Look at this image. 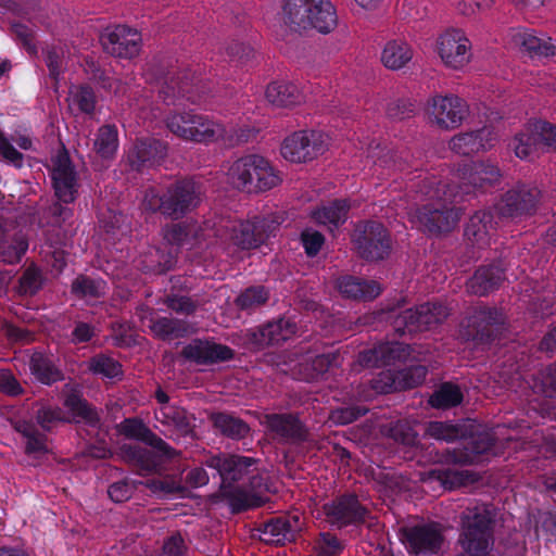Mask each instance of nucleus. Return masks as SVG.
Instances as JSON below:
<instances>
[{
  "mask_svg": "<svg viewBox=\"0 0 556 556\" xmlns=\"http://www.w3.org/2000/svg\"><path fill=\"white\" fill-rule=\"evenodd\" d=\"M148 80L160 85L159 98L166 105L184 101L201 105L211 92L210 84L197 70L174 66L168 60L154 58L144 68Z\"/></svg>",
  "mask_w": 556,
  "mask_h": 556,
  "instance_id": "1",
  "label": "nucleus"
},
{
  "mask_svg": "<svg viewBox=\"0 0 556 556\" xmlns=\"http://www.w3.org/2000/svg\"><path fill=\"white\" fill-rule=\"evenodd\" d=\"M203 199L202 184L192 177L178 178L164 188L150 187L144 191L141 208L179 220L195 211Z\"/></svg>",
  "mask_w": 556,
  "mask_h": 556,
  "instance_id": "2",
  "label": "nucleus"
},
{
  "mask_svg": "<svg viewBox=\"0 0 556 556\" xmlns=\"http://www.w3.org/2000/svg\"><path fill=\"white\" fill-rule=\"evenodd\" d=\"M416 192L437 203H427L416 210V219L422 231L430 235L450 232L456 226L458 212L448 204L459 203L454 188L438 181L435 177H426L415 185Z\"/></svg>",
  "mask_w": 556,
  "mask_h": 556,
  "instance_id": "3",
  "label": "nucleus"
},
{
  "mask_svg": "<svg viewBox=\"0 0 556 556\" xmlns=\"http://www.w3.org/2000/svg\"><path fill=\"white\" fill-rule=\"evenodd\" d=\"M495 511L492 505L476 504L460 515L458 544L468 556H486L494 545Z\"/></svg>",
  "mask_w": 556,
  "mask_h": 556,
  "instance_id": "4",
  "label": "nucleus"
},
{
  "mask_svg": "<svg viewBox=\"0 0 556 556\" xmlns=\"http://www.w3.org/2000/svg\"><path fill=\"white\" fill-rule=\"evenodd\" d=\"M406 299L401 296L386 304L391 326L399 336L429 331L441 325L448 316V309L439 302H426L415 307L404 308Z\"/></svg>",
  "mask_w": 556,
  "mask_h": 556,
  "instance_id": "5",
  "label": "nucleus"
},
{
  "mask_svg": "<svg viewBox=\"0 0 556 556\" xmlns=\"http://www.w3.org/2000/svg\"><path fill=\"white\" fill-rule=\"evenodd\" d=\"M228 177L235 188L248 193L265 192L281 182L279 172L257 154L236 160L229 167Z\"/></svg>",
  "mask_w": 556,
  "mask_h": 556,
  "instance_id": "6",
  "label": "nucleus"
},
{
  "mask_svg": "<svg viewBox=\"0 0 556 556\" xmlns=\"http://www.w3.org/2000/svg\"><path fill=\"white\" fill-rule=\"evenodd\" d=\"M286 22L294 29H316L330 33L338 22L337 11L329 0H283Z\"/></svg>",
  "mask_w": 556,
  "mask_h": 556,
  "instance_id": "7",
  "label": "nucleus"
},
{
  "mask_svg": "<svg viewBox=\"0 0 556 556\" xmlns=\"http://www.w3.org/2000/svg\"><path fill=\"white\" fill-rule=\"evenodd\" d=\"M356 253L365 261H382L392 250V240L388 229L377 220L358 223L352 233Z\"/></svg>",
  "mask_w": 556,
  "mask_h": 556,
  "instance_id": "8",
  "label": "nucleus"
},
{
  "mask_svg": "<svg viewBox=\"0 0 556 556\" xmlns=\"http://www.w3.org/2000/svg\"><path fill=\"white\" fill-rule=\"evenodd\" d=\"M458 184H444L454 188L459 202L466 195L478 190H485L495 185L501 177L500 168L490 162H465L457 169Z\"/></svg>",
  "mask_w": 556,
  "mask_h": 556,
  "instance_id": "9",
  "label": "nucleus"
},
{
  "mask_svg": "<svg viewBox=\"0 0 556 556\" xmlns=\"http://www.w3.org/2000/svg\"><path fill=\"white\" fill-rule=\"evenodd\" d=\"M328 137L319 130H299L288 136L281 144V155L292 163H306L325 153Z\"/></svg>",
  "mask_w": 556,
  "mask_h": 556,
  "instance_id": "10",
  "label": "nucleus"
},
{
  "mask_svg": "<svg viewBox=\"0 0 556 556\" xmlns=\"http://www.w3.org/2000/svg\"><path fill=\"white\" fill-rule=\"evenodd\" d=\"M504 324V315L497 307L480 305L467 317L464 336L476 346L489 345L498 336Z\"/></svg>",
  "mask_w": 556,
  "mask_h": 556,
  "instance_id": "11",
  "label": "nucleus"
},
{
  "mask_svg": "<svg viewBox=\"0 0 556 556\" xmlns=\"http://www.w3.org/2000/svg\"><path fill=\"white\" fill-rule=\"evenodd\" d=\"M325 520L333 528L343 529L349 526L357 527L364 523L370 515L354 493L338 495L323 506Z\"/></svg>",
  "mask_w": 556,
  "mask_h": 556,
  "instance_id": "12",
  "label": "nucleus"
},
{
  "mask_svg": "<svg viewBox=\"0 0 556 556\" xmlns=\"http://www.w3.org/2000/svg\"><path fill=\"white\" fill-rule=\"evenodd\" d=\"M258 460L254 457L238 454L212 455L202 463L205 467L216 471L220 479V491L235 488V483L245 481L248 475L253 471V466Z\"/></svg>",
  "mask_w": 556,
  "mask_h": 556,
  "instance_id": "13",
  "label": "nucleus"
},
{
  "mask_svg": "<svg viewBox=\"0 0 556 556\" xmlns=\"http://www.w3.org/2000/svg\"><path fill=\"white\" fill-rule=\"evenodd\" d=\"M298 332V324L291 317L280 316L249 329L245 342L253 350H263L270 345H280L292 339Z\"/></svg>",
  "mask_w": 556,
  "mask_h": 556,
  "instance_id": "14",
  "label": "nucleus"
},
{
  "mask_svg": "<svg viewBox=\"0 0 556 556\" xmlns=\"http://www.w3.org/2000/svg\"><path fill=\"white\" fill-rule=\"evenodd\" d=\"M540 195L541 191L536 187L518 185L501 197L495 210L500 217L527 218L536 212Z\"/></svg>",
  "mask_w": 556,
  "mask_h": 556,
  "instance_id": "15",
  "label": "nucleus"
},
{
  "mask_svg": "<svg viewBox=\"0 0 556 556\" xmlns=\"http://www.w3.org/2000/svg\"><path fill=\"white\" fill-rule=\"evenodd\" d=\"M279 224L269 217L255 216L252 219L240 220L231 228L230 240L241 250H253L275 236Z\"/></svg>",
  "mask_w": 556,
  "mask_h": 556,
  "instance_id": "16",
  "label": "nucleus"
},
{
  "mask_svg": "<svg viewBox=\"0 0 556 556\" xmlns=\"http://www.w3.org/2000/svg\"><path fill=\"white\" fill-rule=\"evenodd\" d=\"M262 425L270 438L281 444H300L308 437V429L296 413L265 414Z\"/></svg>",
  "mask_w": 556,
  "mask_h": 556,
  "instance_id": "17",
  "label": "nucleus"
},
{
  "mask_svg": "<svg viewBox=\"0 0 556 556\" xmlns=\"http://www.w3.org/2000/svg\"><path fill=\"white\" fill-rule=\"evenodd\" d=\"M54 195L63 203H74L79 195V179L76 168L67 153H59L50 173Z\"/></svg>",
  "mask_w": 556,
  "mask_h": 556,
  "instance_id": "18",
  "label": "nucleus"
},
{
  "mask_svg": "<svg viewBox=\"0 0 556 556\" xmlns=\"http://www.w3.org/2000/svg\"><path fill=\"white\" fill-rule=\"evenodd\" d=\"M470 41L464 31L446 29L437 39V52L445 66L459 70L470 60Z\"/></svg>",
  "mask_w": 556,
  "mask_h": 556,
  "instance_id": "19",
  "label": "nucleus"
},
{
  "mask_svg": "<svg viewBox=\"0 0 556 556\" xmlns=\"http://www.w3.org/2000/svg\"><path fill=\"white\" fill-rule=\"evenodd\" d=\"M428 111L439 127L454 129L468 116L469 106L458 96H435L429 102Z\"/></svg>",
  "mask_w": 556,
  "mask_h": 556,
  "instance_id": "20",
  "label": "nucleus"
},
{
  "mask_svg": "<svg viewBox=\"0 0 556 556\" xmlns=\"http://www.w3.org/2000/svg\"><path fill=\"white\" fill-rule=\"evenodd\" d=\"M180 356L197 365L210 366L231 361L235 357V351L226 344L193 339L181 349Z\"/></svg>",
  "mask_w": 556,
  "mask_h": 556,
  "instance_id": "21",
  "label": "nucleus"
},
{
  "mask_svg": "<svg viewBox=\"0 0 556 556\" xmlns=\"http://www.w3.org/2000/svg\"><path fill=\"white\" fill-rule=\"evenodd\" d=\"M404 538L410 553L425 556L438 554L444 542L443 533L435 522L407 528Z\"/></svg>",
  "mask_w": 556,
  "mask_h": 556,
  "instance_id": "22",
  "label": "nucleus"
},
{
  "mask_svg": "<svg viewBox=\"0 0 556 556\" xmlns=\"http://www.w3.org/2000/svg\"><path fill=\"white\" fill-rule=\"evenodd\" d=\"M104 51L121 59H132L141 49V35L137 29L126 25H117L111 31L101 36Z\"/></svg>",
  "mask_w": 556,
  "mask_h": 556,
  "instance_id": "23",
  "label": "nucleus"
},
{
  "mask_svg": "<svg viewBox=\"0 0 556 556\" xmlns=\"http://www.w3.org/2000/svg\"><path fill=\"white\" fill-rule=\"evenodd\" d=\"M167 142L153 137L138 139L128 153L130 167L137 172L160 165L167 155Z\"/></svg>",
  "mask_w": 556,
  "mask_h": 556,
  "instance_id": "24",
  "label": "nucleus"
},
{
  "mask_svg": "<svg viewBox=\"0 0 556 556\" xmlns=\"http://www.w3.org/2000/svg\"><path fill=\"white\" fill-rule=\"evenodd\" d=\"M409 344L402 342H381L372 349L359 353L358 362L365 367H383L396 362H406L412 355Z\"/></svg>",
  "mask_w": 556,
  "mask_h": 556,
  "instance_id": "25",
  "label": "nucleus"
},
{
  "mask_svg": "<svg viewBox=\"0 0 556 556\" xmlns=\"http://www.w3.org/2000/svg\"><path fill=\"white\" fill-rule=\"evenodd\" d=\"M505 270L502 260L480 265L466 282L467 292L477 296H486L498 290L506 279Z\"/></svg>",
  "mask_w": 556,
  "mask_h": 556,
  "instance_id": "26",
  "label": "nucleus"
},
{
  "mask_svg": "<svg viewBox=\"0 0 556 556\" xmlns=\"http://www.w3.org/2000/svg\"><path fill=\"white\" fill-rule=\"evenodd\" d=\"M302 529V522L298 516H282L270 518L260 525V540L266 544L283 545L286 542L296 540Z\"/></svg>",
  "mask_w": 556,
  "mask_h": 556,
  "instance_id": "27",
  "label": "nucleus"
},
{
  "mask_svg": "<svg viewBox=\"0 0 556 556\" xmlns=\"http://www.w3.org/2000/svg\"><path fill=\"white\" fill-rule=\"evenodd\" d=\"M497 140V134L491 126H483L480 129L460 132L455 135L450 141V149L464 156H468L480 151L490 150Z\"/></svg>",
  "mask_w": 556,
  "mask_h": 556,
  "instance_id": "28",
  "label": "nucleus"
},
{
  "mask_svg": "<svg viewBox=\"0 0 556 556\" xmlns=\"http://www.w3.org/2000/svg\"><path fill=\"white\" fill-rule=\"evenodd\" d=\"M495 224L490 210L478 211L470 216L464 236L472 248L482 250L490 244V231L494 229Z\"/></svg>",
  "mask_w": 556,
  "mask_h": 556,
  "instance_id": "29",
  "label": "nucleus"
},
{
  "mask_svg": "<svg viewBox=\"0 0 556 556\" xmlns=\"http://www.w3.org/2000/svg\"><path fill=\"white\" fill-rule=\"evenodd\" d=\"M340 293L348 299L358 301H371L381 293L380 285L375 280H366L352 275H345L338 279Z\"/></svg>",
  "mask_w": 556,
  "mask_h": 556,
  "instance_id": "30",
  "label": "nucleus"
},
{
  "mask_svg": "<svg viewBox=\"0 0 556 556\" xmlns=\"http://www.w3.org/2000/svg\"><path fill=\"white\" fill-rule=\"evenodd\" d=\"M27 249V240L9 230L5 220L0 216V263L13 265L21 262Z\"/></svg>",
  "mask_w": 556,
  "mask_h": 556,
  "instance_id": "31",
  "label": "nucleus"
},
{
  "mask_svg": "<svg viewBox=\"0 0 556 556\" xmlns=\"http://www.w3.org/2000/svg\"><path fill=\"white\" fill-rule=\"evenodd\" d=\"M149 328L153 337L162 341L181 339L191 332L187 320L166 316H151Z\"/></svg>",
  "mask_w": 556,
  "mask_h": 556,
  "instance_id": "32",
  "label": "nucleus"
},
{
  "mask_svg": "<svg viewBox=\"0 0 556 556\" xmlns=\"http://www.w3.org/2000/svg\"><path fill=\"white\" fill-rule=\"evenodd\" d=\"M29 370L40 383L51 386L64 379L63 371L52 355L35 351L29 358Z\"/></svg>",
  "mask_w": 556,
  "mask_h": 556,
  "instance_id": "33",
  "label": "nucleus"
},
{
  "mask_svg": "<svg viewBox=\"0 0 556 556\" xmlns=\"http://www.w3.org/2000/svg\"><path fill=\"white\" fill-rule=\"evenodd\" d=\"M210 420L216 431L231 440H242L251 431L250 426L243 419L227 412L213 413Z\"/></svg>",
  "mask_w": 556,
  "mask_h": 556,
  "instance_id": "34",
  "label": "nucleus"
},
{
  "mask_svg": "<svg viewBox=\"0 0 556 556\" xmlns=\"http://www.w3.org/2000/svg\"><path fill=\"white\" fill-rule=\"evenodd\" d=\"M269 103L279 108H290L300 104L304 96L296 85L290 81H273L265 92Z\"/></svg>",
  "mask_w": 556,
  "mask_h": 556,
  "instance_id": "35",
  "label": "nucleus"
},
{
  "mask_svg": "<svg viewBox=\"0 0 556 556\" xmlns=\"http://www.w3.org/2000/svg\"><path fill=\"white\" fill-rule=\"evenodd\" d=\"M202 229L197 223L180 222L166 225L163 229L164 239L172 245H195Z\"/></svg>",
  "mask_w": 556,
  "mask_h": 556,
  "instance_id": "36",
  "label": "nucleus"
},
{
  "mask_svg": "<svg viewBox=\"0 0 556 556\" xmlns=\"http://www.w3.org/2000/svg\"><path fill=\"white\" fill-rule=\"evenodd\" d=\"M222 494L233 514L262 507L268 500L264 495L252 493L239 486L223 490Z\"/></svg>",
  "mask_w": 556,
  "mask_h": 556,
  "instance_id": "37",
  "label": "nucleus"
},
{
  "mask_svg": "<svg viewBox=\"0 0 556 556\" xmlns=\"http://www.w3.org/2000/svg\"><path fill=\"white\" fill-rule=\"evenodd\" d=\"M155 420L165 426H173L180 434L188 435L193 431L191 416L180 406H161L154 412Z\"/></svg>",
  "mask_w": 556,
  "mask_h": 556,
  "instance_id": "38",
  "label": "nucleus"
},
{
  "mask_svg": "<svg viewBox=\"0 0 556 556\" xmlns=\"http://www.w3.org/2000/svg\"><path fill=\"white\" fill-rule=\"evenodd\" d=\"M201 119V114L195 113L193 110L184 112H172L166 116V127L175 136L187 140L197 139L200 136L199 132H192L193 126L197 121Z\"/></svg>",
  "mask_w": 556,
  "mask_h": 556,
  "instance_id": "39",
  "label": "nucleus"
},
{
  "mask_svg": "<svg viewBox=\"0 0 556 556\" xmlns=\"http://www.w3.org/2000/svg\"><path fill=\"white\" fill-rule=\"evenodd\" d=\"M64 406L70 410L75 420L84 421L90 427H98L101 421L97 408L78 393L72 392L67 394L64 400Z\"/></svg>",
  "mask_w": 556,
  "mask_h": 556,
  "instance_id": "40",
  "label": "nucleus"
},
{
  "mask_svg": "<svg viewBox=\"0 0 556 556\" xmlns=\"http://www.w3.org/2000/svg\"><path fill=\"white\" fill-rule=\"evenodd\" d=\"M350 203L345 199H336L329 204L321 206L314 212L316 222L329 226V228H339L348 219Z\"/></svg>",
  "mask_w": 556,
  "mask_h": 556,
  "instance_id": "41",
  "label": "nucleus"
},
{
  "mask_svg": "<svg viewBox=\"0 0 556 556\" xmlns=\"http://www.w3.org/2000/svg\"><path fill=\"white\" fill-rule=\"evenodd\" d=\"M413 58L410 46L401 40L389 41L381 54V62L387 68L396 71L403 68Z\"/></svg>",
  "mask_w": 556,
  "mask_h": 556,
  "instance_id": "42",
  "label": "nucleus"
},
{
  "mask_svg": "<svg viewBox=\"0 0 556 556\" xmlns=\"http://www.w3.org/2000/svg\"><path fill=\"white\" fill-rule=\"evenodd\" d=\"M341 354L339 351H329L312 357L305 364V379L307 381H314L321 378L331 368L339 367L341 363Z\"/></svg>",
  "mask_w": 556,
  "mask_h": 556,
  "instance_id": "43",
  "label": "nucleus"
},
{
  "mask_svg": "<svg viewBox=\"0 0 556 556\" xmlns=\"http://www.w3.org/2000/svg\"><path fill=\"white\" fill-rule=\"evenodd\" d=\"M464 400L460 388L453 382H443L430 395L429 404L437 409H447L458 406Z\"/></svg>",
  "mask_w": 556,
  "mask_h": 556,
  "instance_id": "44",
  "label": "nucleus"
},
{
  "mask_svg": "<svg viewBox=\"0 0 556 556\" xmlns=\"http://www.w3.org/2000/svg\"><path fill=\"white\" fill-rule=\"evenodd\" d=\"M539 147L540 142L536 129L534 131L526 129L516 134L509 143V148L515 152L517 157L529 161L533 160L538 154Z\"/></svg>",
  "mask_w": 556,
  "mask_h": 556,
  "instance_id": "45",
  "label": "nucleus"
},
{
  "mask_svg": "<svg viewBox=\"0 0 556 556\" xmlns=\"http://www.w3.org/2000/svg\"><path fill=\"white\" fill-rule=\"evenodd\" d=\"M87 369L94 376H101L108 379H115L123 376L122 364L103 353L90 357L87 362Z\"/></svg>",
  "mask_w": 556,
  "mask_h": 556,
  "instance_id": "46",
  "label": "nucleus"
},
{
  "mask_svg": "<svg viewBox=\"0 0 556 556\" xmlns=\"http://www.w3.org/2000/svg\"><path fill=\"white\" fill-rule=\"evenodd\" d=\"M105 291L106 283L100 278L79 275L72 282V293L79 299H100Z\"/></svg>",
  "mask_w": 556,
  "mask_h": 556,
  "instance_id": "47",
  "label": "nucleus"
},
{
  "mask_svg": "<svg viewBox=\"0 0 556 556\" xmlns=\"http://www.w3.org/2000/svg\"><path fill=\"white\" fill-rule=\"evenodd\" d=\"M269 299V291L264 286H251L239 293L235 305L240 311L252 312L264 305Z\"/></svg>",
  "mask_w": 556,
  "mask_h": 556,
  "instance_id": "48",
  "label": "nucleus"
},
{
  "mask_svg": "<svg viewBox=\"0 0 556 556\" xmlns=\"http://www.w3.org/2000/svg\"><path fill=\"white\" fill-rule=\"evenodd\" d=\"M191 131H197L200 136L197 139H188L189 141L207 144L222 141V137L225 136V125L201 114V119L197 121Z\"/></svg>",
  "mask_w": 556,
  "mask_h": 556,
  "instance_id": "49",
  "label": "nucleus"
},
{
  "mask_svg": "<svg viewBox=\"0 0 556 556\" xmlns=\"http://www.w3.org/2000/svg\"><path fill=\"white\" fill-rule=\"evenodd\" d=\"M118 131L115 125H103L98 129L94 150L103 159L112 157L117 151Z\"/></svg>",
  "mask_w": 556,
  "mask_h": 556,
  "instance_id": "50",
  "label": "nucleus"
},
{
  "mask_svg": "<svg viewBox=\"0 0 556 556\" xmlns=\"http://www.w3.org/2000/svg\"><path fill=\"white\" fill-rule=\"evenodd\" d=\"M70 96L73 105L77 106L80 113L92 115L97 106V96L93 88L87 84L75 86L71 89Z\"/></svg>",
  "mask_w": 556,
  "mask_h": 556,
  "instance_id": "51",
  "label": "nucleus"
},
{
  "mask_svg": "<svg viewBox=\"0 0 556 556\" xmlns=\"http://www.w3.org/2000/svg\"><path fill=\"white\" fill-rule=\"evenodd\" d=\"M549 40V38L545 40L527 31L520 35V43L531 58L554 55L555 47Z\"/></svg>",
  "mask_w": 556,
  "mask_h": 556,
  "instance_id": "52",
  "label": "nucleus"
},
{
  "mask_svg": "<svg viewBox=\"0 0 556 556\" xmlns=\"http://www.w3.org/2000/svg\"><path fill=\"white\" fill-rule=\"evenodd\" d=\"M343 548V543L330 532H320L313 546L315 556H340Z\"/></svg>",
  "mask_w": 556,
  "mask_h": 556,
  "instance_id": "53",
  "label": "nucleus"
},
{
  "mask_svg": "<svg viewBox=\"0 0 556 556\" xmlns=\"http://www.w3.org/2000/svg\"><path fill=\"white\" fill-rule=\"evenodd\" d=\"M388 435L394 442L403 445L404 448L413 450L417 446V433L413 427L405 421L399 420L391 424L388 429Z\"/></svg>",
  "mask_w": 556,
  "mask_h": 556,
  "instance_id": "54",
  "label": "nucleus"
},
{
  "mask_svg": "<svg viewBox=\"0 0 556 556\" xmlns=\"http://www.w3.org/2000/svg\"><path fill=\"white\" fill-rule=\"evenodd\" d=\"M427 433L435 439L446 442H453L464 435L463 429L458 425L447 421H431L427 427Z\"/></svg>",
  "mask_w": 556,
  "mask_h": 556,
  "instance_id": "55",
  "label": "nucleus"
},
{
  "mask_svg": "<svg viewBox=\"0 0 556 556\" xmlns=\"http://www.w3.org/2000/svg\"><path fill=\"white\" fill-rule=\"evenodd\" d=\"M226 55L229 63L244 67L252 62L254 49L249 45L233 40L227 46Z\"/></svg>",
  "mask_w": 556,
  "mask_h": 556,
  "instance_id": "56",
  "label": "nucleus"
},
{
  "mask_svg": "<svg viewBox=\"0 0 556 556\" xmlns=\"http://www.w3.org/2000/svg\"><path fill=\"white\" fill-rule=\"evenodd\" d=\"M534 389L547 397H556V362L538 372Z\"/></svg>",
  "mask_w": 556,
  "mask_h": 556,
  "instance_id": "57",
  "label": "nucleus"
},
{
  "mask_svg": "<svg viewBox=\"0 0 556 556\" xmlns=\"http://www.w3.org/2000/svg\"><path fill=\"white\" fill-rule=\"evenodd\" d=\"M118 433L127 439L143 441L150 428L139 418H125L116 425Z\"/></svg>",
  "mask_w": 556,
  "mask_h": 556,
  "instance_id": "58",
  "label": "nucleus"
},
{
  "mask_svg": "<svg viewBox=\"0 0 556 556\" xmlns=\"http://www.w3.org/2000/svg\"><path fill=\"white\" fill-rule=\"evenodd\" d=\"M42 287V276L36 266L25 269L18 280V290L22 294L35 295Z\"/></svg>",
  "mask_w": 556,
  "mask_h": 556,
  "instance_id": "59",
  "label": "nucleus"
},
{
  "mask_svg": "<svg viewBox=\"0 0 556 556\" xmlns=\"http://www.w3.org/2000/svg\"><path fill=\"white\" fill-rule=\"evenodd\" d=\"M0 161H3L15 168L24 166V155L12 144L5 132L0 128Z\"/></svg>",
  "mask_w": 556,
  "mask_h": 556,
  "instance_id": "60",
  "label": "nucleus"
},
{
  "mask_svg": "<svg viewBox=\"0 0 556 556\" xmlns=\"http://www.w3.org/2000/svg\"><path fill=\"white\" fill-rule=\"evenodd\" d=\"M45 63L49 70V76L55 83L59 81L60 76L63 72V59L64 52L59 47H48L43 50Z\"/></svg>",
  "mask_w": 556,
  "mask_h": 556,
  "instance_id": "61",
  "label": "nucleus"
},
{
  "mask_svg": "<svg viewBox=\"0 0 556 556\" xmlns=\"http://www.w3.org/2000/svg\"><path fill=\"white\" fill-rule=\"evenodd\" d=\"M416 103L409 99H397L387 106V116L393 121H403L415 115Z\"/></svg>",
  "mask_w": 556,
  "mask_h": 556,
  "instance_id": "62",
  "label": "nucleus"
},
{
  "mask_svg": "<svg viewBox=\"0 0 556 556\" xmlns=\"http://www.w3.org/2000/svg\"><path fill=\"white\" fill-rule=\"evenodd\" d=\"M300 240L308 257H315L325 244V236L312 228L304 229L301 232Z\"/></svg>",
  "mask_w": 556,
  "mask_h": 556,
  "instance_id": "63",
  "label": "nucleus"
},
{
  "mask_svg": "<svg viewBox=\"0 0 556 556\" xmlns=\"http://www.w3.org/2000/svg\"><path fill=\"white\" fill-rule=\"evenodd\" d=\"M368 386L374 394H388L396 390V380L391 370H381L368 381Z\"/></svg>",
  "mask_w": 556,
  "mask_h": 556,
  "instance_id": "64",
  "label": "nucleus"
}]
</instances>
